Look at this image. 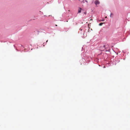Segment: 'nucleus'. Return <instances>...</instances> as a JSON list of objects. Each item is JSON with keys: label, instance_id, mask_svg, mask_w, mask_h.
<instances>
[{"label": "nucleus", "instance_id": "7c9ffc66", "mask_svg": "<svg viewBox=\"0 0 130 130\" xmlns=\"http://www.w3.org/2000/svg\"><path fill=\"white\" fill-rule=\"evenodd\" d=\"M125 58H123V60H125Z\"/></svg>", "mask_w": 130, "mask_h": 130}, {"label": "nucleus", "instance_id": "a211bd4d", "mask_svg": "<svg viewBox=\"0 0 130 130\" xmlns=\"http://www.w3.org/2000/svg\"><path fill=\"white\" fill-rule=\"evenodd\" d=\"M110 56V58H112V59H114L113 58H114V56H113H113Z\"/></svg>", "mask_w": 130, "mask_h": 130}, {"label": "nucleus", "instance_id": "5701e85b", "mask_svg": "<svg viewBox=\"0 0 130 130\" xmlns=\"http://www.w3.org/2000/svg\"><path fill=\"white\" fill-rule=\"evenodd\" d=\"M112 50H113V51L115 52V53H116V54L117 55V54H118V53H116V52H115V51L114 50H113V49H112Z\"/></svg>", "mask_w": 130, "mask_h": 130}, {"label": "nucleus", "instance_id": "0eeeda50", "mask_svg": "<svg viewBox=\"0 0 130 130\" xmlns=\"http://www.w3.org/2000/svg\"><path fill=\"white\" fill-rule=\"evenodd\" d=\"M83 10V8L79 7H78V11L77 14L80 13H81Z\"/></svg>", "mask_w": 130, "mask_h": 130}, {"label": "nucleus", "instance_id": "603ef678", "mask_svg": "<svg viewBox=\"0 0 130 130\" xmlns=\"http://www.w3.org/2000/svg\"><path fill=\"white\" fill-rule=\"evenodd\" d=\"M80 23V22H79Z\"/></svg>", "mask_w": 130, "mask_h": 130}, {"label": "nucleus", "instance_id": "3c124183", "mask_svg": "<svg viewBox=\"0 0 130 130\" xmlns=\"http://www.w3.org/2000/svg\"><path fill=\"white\" fill-rule=\"evenodd\" d=\"M80 23V22H79Z\"/></svg>", "mask_w": 130, "mask_h": 130}, {"label": "nucleus", "instance_id": "ddd939ff", "mask_svg": "<svg viewBox=\"0 0 130 130\" xmlns=\"http://www.w3.org/2000/svg\"><path fill=\"white\" fill-rule=\"evenodd\" d=\"M113 15V13L111 12L110 14V18H112L113 17L112 16V15Z\"/></svg>", "mask_w": 130, "mask_h": 130}, {"label": "nucleus", "instance_id": "a19ab883", "mask_svg": "<svg viewBox=\"0 0 130 130\" xmlns=\"http://www.w3.org/2000/svg\"><path fill=\"white\" fill-rule=\"evenodd\" d=\"M32 50V48H31V50Z\"/></svg>", "mask_w": 130, "mask_h": 130}, {"label": "nucleus", "instance_id": "f257e3e1", "mask_svg": "<svg viewBox=\"0 0 130 130\" xmlns=\"http://www.w3.org/2000/svg\"><path fill=\"white\" fill-rule=\"evenodd\" d=\"M81 56H82V60H80L79 61V62L80 63V64L82 65V61L85 63H85H84V64L85 65H87L91 61L90 59V58L91 59H92V58L89 55H88L86 54H84V53H82L81 54Z\"/></svg>", "mask_w": 130, "mask_h": 130}, {"label": "nucleus", "instance_id": "f03ea898", "mask_svg": "<svg viewBox=\"0 0 130 130\" xmlns=\"http://www.w3.org/2000/svg\"><path fill=\"white\" fill-rule=\"evenodd\" d=\"M110 56H108V54L106 53H103L102 57L100 59H98V61L103 62V61L105 62L108 65V64L106 62L107 61H110Z\"/></svg>", "mask_w": 130, "mask_h": 130}, {"label": "nucleus", "instance_id": "4c0bfd02", "mask_svg": "<svg viewBox=\"0 0 130 130\" xmlns=\"http://www.w3.org/2000/svg\"><path fill=\"white\" fill-rule=\"evenodd\" d=\"M127 55H128V52H127Z\"/></svg>", "mask_w": 130, "mask_h": 130}, {"label": "nucleus", "instance_id": "f704fd0d", "mask_svg": "<svg viewBox=\"0 0 130 130\" xmlns=\"http://www.w3.org/2000/svg\"><path fill=\"white\" fill-rule=\"evenodd\" d=\"M118 52H119V53H120L121 52V51H118Z\"/></svg>", "mask_w": 130, "mask_h": 130}, {"label": "nucleus", "instance_id": "473e14b6", "mask_svg": "<svg viewBox=\"0 0 130 130\" xmlns=\"http://www.w3.org/2000/svg\"><path fill=\"white\" fill-rule=\"evenodd\" d=\"M94 1V0H93V1H92V3H93V2H94V1Z\"/></svg>", "mask_w": 130, "mask_h": 130}, {"label": "nucleus", "instance_id": "2f4dec72", "mask_svg": "<svg viewBox=\"0 0 130 130\" xmlns=\"http://www.w3.org/2000/svg\"><path fill=\"white\" fill-rule=\"evenodd\" d=\"M41 29V30H43V31L44 30L43 29Z\"/></svg>", "mask_w": 130, "mask_h": 130}, {"label": "nucleus", "instance_id": "9b49d317", "mask_svg": "<svg viewBox=\"0 0 130 130\" xmlns=\"http://www.w3.org/2000/svg\"><path fill=\"white\" fill-rule=\"evenodd\" d=\"M69 29V28H64V29L63 31L67 32Z\"/></svg>", "mask_w": 130, "mask_h": 130}, {"label": "nucleus", "instance_id": "de8ad7c7", "mask_svg": "<svg viewBox=\"0 0 130 130\" xmlns=\"http://www.w3.org/2000/svg\"><path fill=\"white\" fill-rule=\"evenodd\" d=\"M47 29H49V28H47Z\"/></svg>", "mask_w": 130, "mask_h": 130}, {"label": "nucleus", "instance_id": "9d476101", "mask_svg": "<svg viewBox=\"0 0 130 130\" xmlns=\"http://www.w3.org/2000/svg\"><path fill=\"white\" fill-rule=\"evenodd\" d=\"M98 35H95L94 36L93 38V39L94 40H96L97 41V39H96L97 38V37L98 36Z\"/></svg>", "mask_w": 130, "mask_h": 130}, {"label": "nucleus", "instance_id": "bb28decb", "mask_svg": "<svg viewBox=\"0 0 130 130\" xmlns=\"http://www.w3.org/2000/svg\"><path fill=\"white\" fill-rule=\"evenodd\" d=\"M83 50H84V48L83 47H82V51Z\"/></svg>", "mask_w": 130, "mask_h": 130}, {"label": "nucleus", "instance_id": "dca6fc26", "mask_svg": "<svg viewBox=\"0 0 130 130\" xmlns=\"http://www.w3.org/2000/svg\"><path fill=\"white\" fill-rule=\"evenodd\" d=\"M120 55H121V56H119V60H120V59H122V57H121V56H121V54H120Z\"/></svg>", "mask_w": 130, "mask_h": 130}, {"label": "nucleus", "instance_id": "c85d7f7f", "mask_svg": "<svg viewBox=\"0 0 130 130\" xmlns=\"http://www.w3.org/2000/svg\"><path fill=\"white\" fill-rule=\"evenodd\" d=\"M1 42H6L5 41H1Z\"/></svg>", "mask_w": 130, "mask_h": 130}, {"label": "nucleus", "instance_id": "c756f323", "mask_svg": "<svg viewBox=\"0 0 130 130\" xmlns=\"http://www.w3.org/2000/svg\"><path fill=\"white\" fill-rule=\"evenodd\" d=\"M79 30H80V31H82V29L81 28H80Z\"/></svg>", "mask_w": 130, "mask_h": 130}, {"label": "nucleus", "instance_id": "393cba45", "mask_svg": "<svg viewBox=\"0 0 130 130\" xmlns=\"http://www.w3.org/2000/svg\"><path fill=\"white\" fill-rule=\"evenodd\" d=\"M37 31L38 32V33L37 34L38 35L39 34V32H40L38 30H37Z\"/></svg>", "mask_w": 130, "mask_h": 130}, {"label": "nucleus", "instance_id": "f3484780", "mask_svg": "<svg viewBox=\"0 0 130 130\" xmlns=\"http://www.w3.org/2000/svg\"><path fill=\"white\" fill-rule=\"evenodd\" d=\"M84 12H83V13L85 15H86L87 14V11L86 10H85L84 11Z\"/></svg>", "mask_w": 130, "mask_h": 130}, {"label": "nucleus", "instance_id": "72a5a7b5", "mask_svg": "<svg viewBox=\"0 0 130 130\" xmlns=\"http://www.w3.org/2000/svg\"><path fill=\"white\" fill-rule=\"evenodd\" d=\"M122 52H123V53H124L125 52H124V51L123 50L122 51Z\"/></svg>", "mask_w": 130, "mask_h": 130}, {"label": "nucleus", "instance_id": "79ce46f5", "mask_svg": "<svg viewBox=\"0 0 130 130\" xmlns=\"http://www.w3.org/2000/svg\"><path fill=\"white\" fill-rule=\"evenodd\" d=\"M55 26H57V25H56H56H55Z\"/></svg>", "mask_w": 130, "mask_h": 130}, {"label": "nucleus", "instance_id": "8fccbe9b", "mask_svg": "<svg viewBox=\"0 0 130 130\" xmlns=\"http://www.w3.org/2000/svg\"><path fill=\"white\" fill-rule=\"evenodd\" d=\"M81 23H82V24H83V22H82Z\"/></svg>", "mask_w": 130, "mask_h": 130}, {"label": "nucleus", "instance_id": "6ab92c4d", "mask_svg": "<svg viewBox=\"0 0 130 130\" xmlns=\"http://www.w3.org/2000/svg\"><path fill=\"white\" fill-rule=\"evenodd\" d=\"M13 46H14V48L15 49V50H16L17 51H20L19 50H18L16 48V47L14 45H13Z\"/></svg>", "mask_w": 130, "mask_h": 130}, {"label": "nucleus", "instance_id": "aec40b11", "mask_svg": "<svg viewBox=\"0 0 130 130\" xmlns=\"http://www.w3.org/2000/svg\"><path fill=\"white\" fill-rule=\"evenodd\" d=\"M105 20L104 18L102 19L101 20H100L99 21H103V22Z\"/></svg>", "mask_w": 130, "mask_h": 130}, {"label": "nucleus", "instance_id": "a878e982", "mask_svg": "<svg viewBox=\"0 0 130 130\" xmlns=\"http://www.w3.org/2000/svg\"><path fill=\"white\" fill-rule=\"evenodd\" d=\"M85 27V25H84L83 26H82V27Z\"/></svg>", "mask_w": 130, "mask_h": 130}, {"label": "nucleus", "instance_id": "423d86ee", "mask_svg": "<svg viewBox=\"0 0 130 130\" xmlns=\"http://www.w3.org/2000/svg\"><path fill=\"white\" fill-rule=\"evenodd\" d=\"M86 29L84 30V32L83 33V35L82 36V37L83 38H85L87 36V35L86 34Z\"/></svg>", "mask_w": 130, "mask_h": 130}, {"label": "nucleus", "instance_id": "7ed1b4c3", "mask_svg": "<svg viewBox=\"0 0 130 130\" xmlns=\"http://www.w3.org/2000/svg\"><path fill=\"white\" fill-rule=\"evenodd\" d=\"M120 61V60L119 59V57L116 56L114 59H110V61H107V63L108 64L109 66H112L113 65H116L117 63Z\"/></svg>", "mask_w": 130, "mask_h": 130}, {"label": "nucleus", "instance_id": "37998d69", "mask_svg": "<svg viewBox=\"0 0 130 130\" xmlns=\"http://www.w3.org/2000/svg\"><path fill=\"white\" fill-rule=\"evenodd\" d=\"M86 23H87V24H88V22H87Z\"/></svg>", "mask_w": 130, "mask_h": 130}, {"label": "nucleus", "instance_id": "39448f33", "mask_svg": "<svg viewBox=\"0 0 130 130\" xmlns=\"http://www.w3.org/2000/svg\"><path fill=\"white\" fill-rule=\"evenodd\" d=\"M103 47L104 48L105 50L109 47V45L107 43H103Z\"/></svg>", "mask_w": 130, "mask_h": 130}, {"label": "nucleus", "instance_id": "e433bc0d", "mask_svg": "<svg viewBox=\"0 0 130 130\" xmlns=\"http://www.w3.org/2000/svg\"><path fill=\"white\" fill-rule=\"evenodd\" d=\"M116 48V49H117L118 50V49L117 48Z\"/></svg>", "mask_w": 130, "mask_h": 130}, {"label": "nucleus", "instance_id": "ea45409f", "mask_svg": "<svg viewBox=\"0 0 130 130\" xmlns=\"http://www.w3.org/2000/svg\"><path fill=\"white\" fill-rule=\"evenodd\" d=\"M9 42L10 43H11L12 42H10V41H9Z\"/></svg>", "mask_w": 130, "mask_h": 130}, {"label": "nucleus", "instance_id": "f8f14e48", "mask_svg": "<svg viewBox=\"0 0 130 130\" xmlns=\"http://www.w3.org/2000/svg\"><path fill=\"white\" fill-rule=\"evenodd\" d=\"M95 41H97L96 40H94L93 39H92L90 40V42L91 43V42L93 43Z\"/></svg>", "mask_w": 130, "mask_h": 130}, {"label": "nucleus", "instance_id": "4be33fe9", "mask_svg": "<svg viewBox=\"0 0 130 130\" xmlns=\"http://www.w3.org/2000/svg\"><path fill=\"white\" fill-rule=\"evenodd\" d=\"M90 25L89 24H88V29H90Z\"/></svg>", "mask_w": 130, "mask_h": 130}, {"label": "nucleus", "instance_id": "20e7f679", "mask_svg": "<svg viewBox=\"0 0 130 130\" xmlns=\"http://www.w3.org/2000/svg\"><path fill=\"white\" fill-rule=\"evenodd\" d=\"M21 46L23 47L25 49L27 48L28 50L27 51H28V50H29L30 49V46H31V45L30 44V45H27L26 44H24V45H23L22 44H21Z\"/></svg>", "mask_w": 130, "mask_h": 130}, {"label": "nucleus", "instance_id": "58836bf2", "mask_svg": "<svg viewBox=\"0 0 130 130\" xmlns=\"http://www.w3.org/2000/svg\"><path fill=\"white\" fill-rule=\"evenodd\" d=\"M123 56H124V54H123Z\"/></svg>", "mask_w": 130, "mask_h": 130}, {"label": "nucleus", "instance_id": "2eb2a0df", "mask_svg": "<svg viewBox=\"0 0 130 130\" xmlns=\"http://www.w3.org/2000/svg\"><path fill=\"white\" fill-rule=\"evenodd\" d=\"M104 23L103 22H101L99 24V26H101L104 24Z\"/></svg>", "mask_w": 130, "mask_h": 130}, {"label": "nucleus", "instance_id": "b1692460", "mask_svg": "<svg viewBox=\"0 0 130 130\" xmlns=\"http://www.w3.org/2000/svg\"><path fill=\"white\" fill-rule=\"evenodd\" d=\"M90 31V29H88V32H89Z\"/></svg>", "mask_w": 130, "mask_h": 130}, {"label": "nucleus", "instance_id": "09e8293b", "mask_svg": "<svg viewBox=\"0 0 130 130\" xmlns=\"http://www.w3.org/2000/svg\"><path fill=\"white\" fill-rule=\"evenodd\" d=\"M87 43H89V42H88Z\"/></svg>", "mask_w": 130, "mask_h": 130}, {"label": "nucleus", "instance_id": "412c9836", "mask_svg": "<svg viewBox=\"0 0 130 130\" xmlns=\"http://www.w3.org/2000/svg\"><path fill=\"white\" fill-rule=\"evenodd\" d=\"M85 10L84 9H83V10H82V11L81 12L82 13H83V12H84Z\"/></svg>", "mask_w": 130, "mask_h": 130}, {"label": "nucleus", "instance_id": "c9c22d12", "mask_svg": "<svg viewBox=\"0 0 130 130\" xmlns=\"http://www.w3.org/2000/svg\"><path fill=\"white\" fill-rule=\"evenodd\" d=\"M44 17H46V15H44Z\"/></svg>", "mask_w": 130, "mask_h": 130}, {"label": "nucleus", "instance_id": "4468645a", "mask_svg": "<svg viewBox=\"0 0 130 130\" xmlns=\"http://www.w3.org/2000/svg\"><path fill=\"white\" fill-rule=\"evenodd\" d=\"M48 41V40H47L46 41V42H44V43H43V46H44L46 44V43H47V42Z\"/></svg>", "mask_w": 130, "mask_h": 130}, {"label": "nucleus", "instance_id": "1a4fd4ad", "mask_svg": "<svg viewBox=\"0 0 130 130\" xmlns=\"http://www.w3.org/2000/svg\"><path fill=\"white\" fill-rule=\"evenodd\" d=\"M104 50L105 52H110V53H111L110 52V47H109L107 49L105 50Z\"/></svg>", "mask_w": 130, "mask_h": 130}, {"label": "nucleus", "instance_id": "c03bdc74", "mask_svg": "<svg viewBox=\"0 0 130 130\" xmlns=\"http://www.w3.org/2000/svg\"><path fill=\"white\" fill-rule=\"evenodd\" d=\"M91 29V30H92V29Z\"/></svg>", "mask_w": 130, "mask_h": 130}, {"label": "nucleus", "instance_id": "49530a36", "mask_svg": "<svg viewBox=\"0 0 130 130\" xmlns=\"http://www.w3.org/2000/svg\"><path fill=\"white\" fill-rule=\"evenodd\" d=\"M41 12V13H43V12Z\"/></svg>", "mask_w": 130, "mask_h": 130}, {"label": "nucleus", "instance_id": "cd10ccee", "mask_svg": "<svg viewBox=\"0 0 130 130\" xmlns=\"http://www.w3.org/2000/svg\"><path fill=\"white\" fill-rule=\"evenodd\" d=\"M85 0V2H86L87 3H88V1H87V0Z\"/></svg>", "mask_w": 130, "mask_h": 130}, {"label": "nucleus", "instance_id": "6e6552de", "mask_svg": "<svg viewBox=\"0 0 130 130\" xmlns=\"http://www.w3.org/2000/svg\"><path fill=\"white\" fill-rule=\"evenodd\" d=\"M100 3V2L98 0H96L94 2V3L96 7H97L98 6H97V5H99Z\"/></svg>", "mask_w": 130, "mask_h": 130}, {"label": "nucleus", "instance_id": "a18cd8bd", "mask_svg": "<svg viewBox=\"0 0 130 130\" xmlns=\"http://www.w3.org/2000/svg\"><path fill=\"white\" fill-rule=\"evenodd\" d=\"M38 47H37V49H38Z\"/></svg>", "mask_w": 130, "mask_h": 130}]
</instances>
